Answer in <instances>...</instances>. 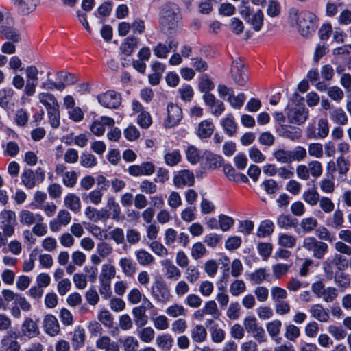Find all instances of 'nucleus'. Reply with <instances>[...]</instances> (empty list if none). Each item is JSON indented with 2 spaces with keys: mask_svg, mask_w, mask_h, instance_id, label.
<instances>
[{
  "mask_svg": "<svg viewBox=\"0 0 351 351\" xmlns=\"http://www.w3.org/2000/svg\"><path fill=\"white\" fill-rule=\"evenodd\" d=\"M289 21L293 26L297 27L302 36L308 37L315 31L317 19L311 12L299 11L292 8L289 11Z\"/></svg>",
  "mask_w": 351,
  "mask_h": 351,
  "instance_id": "obj_1",
  "label": "nucleus"
},
{
  "mask_svg": "<svg viewBox=\"0 0 351 351\" xmlns=\"http://www.w3.org/2000/svg\"><path fill=\"white\" fill-rule=\"evenodd\" d=\"M179 9L176 5H165L161 12L160 24L165 32L177 30L180 25Z\"/></svg>",
  "mask_w": 351,
  "mask_h": 351,
  "instance_id": "obj_2",
  "label": "nucleus"
},
{
  "mask_svg": "<svg viewBox=\"0 0 351 351\" xmlns=\"http://www.w3.org/2000/svg\"><path fill=\"white\" fill-rule=\"evenodd\" d=\"M45 178V172L40 167L37 168L35 171L31 169H25L21 175V182L28 189H32L36 184L43 182Z\"/></svg>",
  "mask_w": 351,
  "mask_h": 351,
  "instance_id": "obj_3",
  "label": "nucleus"
},
{
  "mask_svg": "<svg viewBox=\"0 0 351 351\" xmlns=\"http://www.w3.org/2000/svg\"><path fill=\"white\" fill-rule=\"evenodd\" d=\"M289 122L292 124L301 125L308 117V110L303 106H297L285 109Z\"/></svg>",
  "mask_w": 351,
  "mask_h": 351,
  "instance_id": "obj_4",
  "label": "nucleus"
},
{
  "mask_svg": "<svg viewBox=\"0 0 351 351\" xmlns=\"http://www.w3.org/2000/svg\"><path fill=\"white\" fill-rule=\"evenodd\" d=\"M230 72L232 77L237 84L244 86L246 84L248 77L244 64L240 59H237L232 62Z\"/></svg>",
  "mask_w": 351,
  "mask_h": 351,
  "instance_id": "obj_5",
  "label": "nucleus"
},
{
  "mask_svg": "<svg viewBox=\"0 0 351 351\" xmlns=\"http://www.w3.org/2000/svg\"><path fill=\"white\" fill-rule=\"evenodd\" d=\"M99 103L105 108H117L121 103V96L114 90H108L97 96Z\"/></svg>",
  "mask_w": 351,
  "mask_h": 351,
  "instance_id": "obj_6",
  "label": "nucleus"
},
{
  "mask_svg": "<svg viewBox=\"0 0 351 351\" xmlns=\"http://www.w3.org/2000/svg\"><path fill=\"white\" fill-rule=\"evenodd\" d=\"M167 118L164 121L165 128H172L178 124L182 119V110L180 106L172 103L167 105Z\"/></svg>",
  "mask_w": 351,
  "mask_h": 351,
  "instance_id": "obj_7",
  "label": "nucleus"
},
{
  "mask_svg": "<svg viewBox=\"0 0 351 351\" xmlns=\"http://www.w3.org/2000/svg\"><path fill=\"white\" fill-rule=\"evenodd\" d=\"M71 221V215L69 212L65 209L60 210L56 218L49 223L50 230L53 232H58L60 231L62 226H66Z\"/></svg>",
  "mask_w": 351,
  "mask_h": 351,
  "instance_id": "obj_8",
  "label": "nucleus"
},
{
  "mask_svg": "<svg viewBox=\"0 0 351 351\" xmlns=\"http://www.w3.org/2000/svg\"><path fill=\"white\" fill-rule=\"evenodd\" d=\"M173 183L177 188L192 186L195 183V177L192 171L187 169L180 171L173 178Z\"/></svg>",
  "mask_w": 351,
  "mask_h": 351,
  "instance_id": "obj_9",
  "label": "nucleus"
},
{
  "mask_svg": "<svg viewBox=\"0 0 351 351\" xmlns=\"http://www.w3.org/2000/svg\"><path fill=\"white\" fill-rule=\"evenodd\" d=\"M115 122L112 118L102 116L100 119L94 121L90 125V130L95 136H100L105 132V126L113 127Z\"/></svg>",
  "mask_w": 351,
  "mask_h": 351,
  "instance_id": "obj_10",
  "label": "nucleus"
},
{
  "mask_svg": "<svg viewBox=\"0 0 351 351\" xmlns=\"http://www.w3.org/2000/svg\"><path fill=\"white\" fill-rule=\"evenodd\" d=\"M14 90L10 87L0 89V106L8 110L14 108L16 102Z\"/></svg>",
  "mask_w": 351,
  "mask_h": 351,
  "instance_id": "obj_11",
  "label": "nucleus"
},
{
  "mask_svg": "<svg viewBox=\"0 0 351 351\" xmlns=\"http://www.w3.org/2000/svg\"><path fill=\"white\" fill-rule=\"evenodd\" d=\"M151 293L159 302H165L169 298V291L167 285L161 280H156L153 282Z\"/></svg>",
  "mask_w": 351,
  "mask_h": 351,
  "instance_id": "obj_12",
  "label": "nucleus"
},
{
  "mask_svg": "<svg viewBox=\"0 0 351 351\" xmlns=\"http://www.w3.org/2000/svg\"><path fill=\"white\" fill-rule=\"evenodd\" d=\"M21 330L22 335L29 339L36 337L40 334L37 323L29 317L25 319L22 323Z\"/></svg>",
  "mask_w": 351,
  "mask_h": 351,
  "instance_id": "obj_13",
  "label": "nucleus"
},
{
  "mask_svg": "<svg viewBox=\"0 0 351 351\" xmlns=\"http://www.w3.org/2000/svg\"><path fill=\"white\" fill-rule=\"evenodd\" d=\"M20 223L26 226H31L36 222H43V217L40 214L34 213L28 210H22L19 214Z\"/></svg>",
  "mask_w": 351,
  "mask_h": 351,
  "instance_id": "obj_14",
  "label": "nucleus"
},
{
  "mask_svg": "<svg viewBox=\"0 0 351 351\" xmlns=\"http://www.w3.org/2000/svg\"><path fill=\"white\" fill-rule=\"evenodd\" d=\"M161 265L164 267V275L167 279L176 281L180 278V270L171 261L163 260Z\"/></svg>",
  "mask_w": 351,
  "mask_h": 351,
  "instance_id": "obj_15",
  "label": "nucleus"
},
{
  "mask_svg": "<svg viewBox=\"0 0 351 351\" xmlns=\"http://www.w3.org/2000/svg\"><path fill=\"white\" fill-rule=\"evenodd\" d=\"M43 328L45 332L51 336L56 335L60 331V326L56 317L50 314L45 316Z\"/></svg>",
  "mask_w": 351,
  "mask_h": 351,
  "instance_id": "obj_16",
  "label": "nucleus"
},
{
  "mask_svg": "<svg viewBox=\"0 0 351 351\" xmlns=\"http://www.w3.org/2000/svg\"><path fill=\"white\" fill-rule=\"evenodd\" d=\"M38 97L39 101L45 106L47 112L60 108L58 100L53 94L43 92L39 93Z\"/></svg>",
  "mask_w": 351,
  "mask_h": 351,
  "instance_id": "obj_17",
  "label": "nucleus"
},
{
  "mask_svg": "<svg viewBox=\"0 0 351 351\" xmlns=\"http://www.w3.org/2000/svg\"><path fill=\"white\" fill-rule=\"evenodd\" d=\"M106 209L108 210L111 219L116 221H119L123 219L121 217V210L119 204L116 202L114 197H109L106 201Z\"/></svg>",
  "mask_w": 351,
  "mask_h": 351,
  "instance_id": "obj_18",
  "label": "nucleus"
},
{
  "mask_svg": "<svg viewBox=\"0 0 351 351\" xmlns=\"http://www.w3.org/2000/svg\"><path fill=\"white\" fill-rule=\"evenodd\" d=\"M0 38L13 43H19L21 39L18 29L8 26H0Z\"/></svg>",
  "mask_w": 351,
  "mask_h": 351,
  "instance_id": "obj_19",
  "label": "nucleus"
},
{
  "mask_svg": "<svg viewBox=\"0 0 351 351\" xmlns=\"http://www.w3.org/2000/svg\"><path fill=\"white\" fill-rule=\"evenodd\" d=\"M309 312L314 319L321 322H326L330 318L328 311L319 304L312 305L309 309Z\"/></svg>",
  "mask_w": 351,
  "mask_h": 351,
  "instance_id": "obj_20",
  "label": "nucleus"
},
{
  "mask_svg": "<svg viewBox=\"0 0 351 351\" xmlns=\"http://www.w3.org/2000/svg\"><path fill=\"white\" fill-rule=\"evenodd\" d=\"M104 191V190L101 189H95L88 193H83L82 195V198L86 203H91L95 205H99L102 202Z\"/></svg>",
  "mask_w": 351,
  "mask_h": 351,
  "instance_id": "obj_21",
  "label": "nucleus"
},
{
  "mask_svg": "<svg viewBox=\"0 0 351 351\" xmlns=\"http://www.w3.org/2000/svg\"><path fill=\"white\" fill-rule=\"evenodd\" d=\"M122 272L128 277H132L136 271V264L128 257H122L119 261Z\"/></svg>",
  "mask_w": 351,
  "mask_h": 351,
  "instance_id": "obj_22",
  "label": "nucleus"
},
{
  "mask_svg": "<svg viewBox=\"0 0 351 351\" xmlns=\"http://www.w3.org/2000/svg\"><path fill=\"white\" fill-rule=\"evenodd\" d=\"M132 315L135 324L138 327H143L147 323L148 317L146 315V311L141 306H136L132 309Z\"/></svg>",
  "mask_w": 351,
  "mask_h": 351,
  "instance_id": "obj_23",
  "label": "nucleus"
},
{
  "mask_svg": "<svg viewBox=\"0 0 351 351\" xmlns=\"http://www.w3.org/2000/svg\"><path fill=\"white\" fill-rule=\"evenodd\" d=\"M64 206L74 213H78L81 208L80 199L74 193L68 194L64 199Z\"/></svg>",
  "mask_w": 351,
  "mask_h": 351,
  "instance_id": "obj_24",
  "label": "nucleus"
},
{
  "mask_svg": "<svg viewBox=\"0 0 351 351\" xmlns=\"http://www.w3.org/2000/svg\"><path fill=\"white\" fill-rule=\"evenodd\" d=\"M191 337L194 342L202 343L206 339L207 331L204 326L197 324L191 329Z\"/></svg>",
  "mask_w": 351,
  "mask_h": 351,
  "instance_id": "obj_25",
  "label": "nucleus"
},
{
  "mask_svg": "<svg viewBox=\"0 0 351 351\" xmlns=\"http://www.w3.org/2000/svg\"><path fill=\"white\" fill-rule=\"evenodd\" d=\"M173 342V339L169 334L160 335L156 339V345L164 351H169Z\"/></svg>",
  "mask_w": 351,
  "mask_h": 351,
  "instance_id": "obj_26",
  "label": "nucleus"
},
{
  "mask_svg": "<svg viewBox=\"0 0 351 351\" xmlns=\"http://www.w3.org/2000/svg\"><path fill=\"white\" fill-rule=\"evenodd\" d=\"M137 45L138 38L134 36H129L126 38L124 42L121 44L120 49L123 54L130 56L133 53L134 49L137 47Z\"/></svg>",
  "mask_w": 351,
  "mask_h": 351,
  "instance_id": "obj_27",
  "label": "nucleus"
},
{
  "mask_svg": "<svg viewBox=\"0 0 351 351\" xmlns=\"http://www.w3.org/2000/svg\"><path fill=\"white\" fill-rule=\"evenodd\" d=\"M206 165L210 169H217L223 164V158L210 152L205 153Z\"/></svg>",
  "mask_w": 351,
  "mask_h": 351,
  "instance_id": "obj_28",
  "label": "nucleus"
},
{
  "mask_svg": "<svg viewBox=\"0 0 351 351\" xmlns=\"http://www.w3.org/2000/svg\"><path fill=\"white\" fill-rule=\"evenodd\" d=\"M134 254L138 264L142 266H148L154 262V256L145 250H136Z\"/></svg>",
  "mask_w": 351,
  "mask_h": 351,
  "instance_id": "obj_29",
  "label": "nucleus"
},
{
  "mask_svg": "<svg viewBox=\"0 0 351 351\" xmlns=\"http://www.w3.org/2000/svg\"><path fill=\"white\" fill-rule=\"evenodd\" d=\"M115 274L116 269L114 265L104 264L102 265L101 271L99 276V280L111 282Z\"/></svg>",
  "mask_w": 351,
  "mask_h": 351,
  "instance_id": "obj_30",
  "label": "nucleus"
},
{
  "mask_svg": "<svg viewBox=\"0 0 351 351\" xmlns=\"http://www.w3.org/2000/svg\"><path fill=\"white\" fill-rule=\"evenodd\" d=\"M330 117L331 120L338 125H346L348 121L346 112L341 108H336L331 111L330 112Z\"/></svg>",
  "mask_w": 351,
  "mask_h": 351,
  "instance_id": "obj_31",
  "label": "nucleus"
},
{
  "mask_svg": "<svg viewBox=\"0 0 351 351\" xmlns=\"http://www.w3.org/2000/svg\"><path fill=\"white\" fill-rule=\"evenodd\" d=\"M214 128L212 122L207 120L203 121L199 124L197 135L200 138H208L213 134Z\"/></svg>",
  "mask_w": 351,
  "mask_h": 351,
  "instance_id": "obj_32",
  "label": "nucleus"
},
{
  "mask_svg": "<svg viewBox=\"0 0 351 351\" xmlns=\"http://www.w3.org/2000/svg\"><path fill=\"white\" fill-rule=\"evenodd\" d=\"M263 12L259 10L256 12L252 13L247 19V22L252 25L255 31H259L263 24Z\"/></svg>",
  "mask_w": 351,
  "mask_h": 351,
  "instance_id": "obj_33",
  "label": "nucleus"
},
{
  "mask_svg": "<svg viewBox=\"0 0 351 351\" xmlns=\"http://www.w3.org/2000/svg\"><path fill=\"white\" fill-rule=\"evenodd\" d=\"M297 219H293L289 215H280L277 219V225L282 229L287 230L292 227H295Z\"/></svg>",
  "mask_w": 351,
  "mask_h": 351,
  "instance_id": "obj_34",
  "label": "nucleus"
},
{
  "mask_svg": "<svg viewBox=\"0 0 351 351\" xmlns=\"http://www.w3.org/2000/svg\"><path fill=\"white\" fill-rule=\"evenodd\" d=\"M304 201L311 206L317 205L319 200V194L315 188L309 189L303 193Z\"/></svg>",
  "mask_w": 351,
  "mask_h": 351,
  "instance_id": "obj_35",
  "label": "nucleus"
},
{
  "mask_svg": "<svg viewBox=\"0 0 351 351\" xmlns=\"http://www.w3.org/2000/svg\"><path fill=\"white\" fill-rule=\"evenodd\" d=\"M221 124L228 136H232L236 133L237 125L232 114H229L227 117L221 119Z\"/></svg>",
  "mask_w": 351,
  "mask_h": 351,
  "instance_id": "obj_36",
  "label": "nucleus"
},
{
  "mask_svg": "<svg viewBox=\"0 0 351 351\" xmlns=\"http://www.w3.org/2000/svg\"><path fill=\"white\" fill-rule=\"evenodd\" d=\"M274 229V224L270 220L263 221L257 230V236L258 237H265L270 235Z\"/></svg>",
  "mask_w": 351,
  "mask_h": 351,
  "instance_id": "obj_37",
  "label": "nucleus"
},
{
  "mask_svg": "<svg viewBox=\"0 0 351 351\" xmlns=\"http://www.w3.org/2000/svg\"><path fill=\"white\" fill-rule=\"evenodd\" d=\"M165 161L168 166H175L181 161V154L180 150L175 149L172 152H166L165 154Z\"/></svg>",
  "mask_w": 351,
  "mask_h": 351,
  "instance_id": "obj_38",
  "label": "nucleus"
},
{
  "mask_svg": "<svg viewBox=\"0 0 351 351\" xmlns=\"http://www.w3.org/2000/svg\"><path fill=\"white\" fill-rule=\"evenodd\" d=\"M119 342L122 346L124 351H136L138 347V341L132 336H128L124 339H120Z\"/></svg>",
  "mask_w": 351,
  "mask_h": 351,
  "instance_id": "obj_39",
  "label": "nucleus"
},
{
  "mask_svg": "<svg viewBox=\"0 0 351 351\" xmlns=\"http://www.w3.org/2000/svg\"><path fill=\"white\" fill-rule=\"evenodd\" d=\"M1 343L4 348V351H21V344L16 339H10L8 337H4L1 340Z\"/></svg>",
  "mask_w": 351,
  "mask_h": 351,
  "instance_id": "obj_40",
  "label": "nucleus"
},
{
  "mask_svg": "<svg viewBox=\"0 0 351 351\" xmlns=\"http://www.w3.org/2000/svg\"><path fill=\"white\" fill-rule=\"evenodd\" d=\"M273 156L280 163H291L292 162L291 150L279 149L273 153Z\"/></svg>",
  "mask_w": 351,
  "mask_h": 351,
  "instance_id": "obj_41",
  "label": "nucleus"
},
{
  "mask_svg": "<svg viewBox=\"0 0 351 351\" xmlns=\"http://www.w3.org/2000/svg\"><path fill=\"white\" fill-rule=\"evenodd\" d=\"M281 327L282 322L278 319L273 320L266 324L267 331L271 339H274L280 334Z\"/></svg>",
  "mask_w": 351,
  "mask_h": 351,
  "instance_id": "obj_42",
  "label": "nucleus"
},
{
  "mask_svg": "<svg viewBox=\"0 0 351 351\" xmlns=\"http://www.w3.org/2000/svg\"><path fill=\"white\" fill-rule=\"evenodd\" d=\"M84 330L81 328H75L72 337V343L75 349L82 347L84 343Z\"/></svg>",
  "mask_w": 351,
  "mask_h": 351,
  "instance_id": "obj_43",
  "label": "nucleus"
},
{
  "mask_svg": "<svg viewBox=\"0 0 351 351\" xmlns=\"http://www.w3.org/2000/svg\"><path fill=\"white\" fill-rule=\"evenodd\" d=\"M186 311L185 308L182 305L178 304H174L169 306L165 311L167 315L174 318L179 316H185Z\"/></svg>",
  "mask_w": 351,
  "mask_h": 351,
  "instance_id": "obj_44",
  "label": "nucleus"
},
{
  "mask_svg": "<svg viewBox=\"0 0 351 351\" xmlns=\"http://www.w3.org/2000/svg\"><path fill=\"white\" fill-rule=\"evenodd\" d=\"M278 243L282 247L293 248L295 245L296 238L287 234H280Z\"/></svg>",
  "mask_w": 351,
  "mask_h": 351,
  "instance_id": "obj_45",
  "label": "nucleus"
},
{
  "mask_svg": "<svg viewBox=\"0 0 351 351\" xmlns=\"http://www.w3.org/2000/svg\"><path fill=\"white\" fill-rule=\"evenodd\" d=\"M283 130V136L285 138L295 141L301 137L302 131L298 128L286 125Z\"/></svg>",
  "mask_w": 351,
  "mask_h": 351,
  "instance_id": "obj_46",
  "label": "nucleus"
},
{
  "mask_svg": "<svg viewBox=\"0 0 351 351\" xmlns=\"http://www.w3.org/2000/svg\"><path fill=\"white\" fill-rule=\"evenodd\" d=\"M203 308L206 315H210L214 319H217L220 316V312L217 308L216 302L214 300L206 302Z\"/></svg>",
  "mask_w": 351,
  "mask_h": 351,
  "instance_id": "obj_47",
  "label": "nucleus"
},
{
  "mask_svg": "<svg viewBox=\"0 0 351 351\" xmlns=\"http://www.w3.org/2000/svg\"><path fill=\"white\" fill-rule=\"evenodd\" d=\"M317 219L313 217H306L301 220L300 227L305 232H310L317 226Z\"/></svg>",
  "mask_w": 351,
  "mask_h": 351,
  "instance_id": "obj_48",
  "label": "nucleus"
},
{
  "mask_svg": "<svg viewBox=\"0 0 351 351\" xmlns=\"http://www.w3.org/2000/svg\"><path fill=\"white\" fill-rule=\"evenodd\" d=\"M77 178V173L75 171H66L62 176V182L66 186L73 188L76 184Z\"/></svg>",
  "mask_w": 351,
  "mask_h": 351,
  "instance_id": "obj_49",
  "label": "nucleus"
},
{
  "mask_svg": "<svg viewBox=\"0 0 351 351\" xmlns=\"http://www.w3.org/2000/svg\"><path fill=\"white\" fill-rule=\"evenodd\" d=\"M186 156L187 160L191 164H197L200 160L199 152L194 145H190L187 147Z\"/></svg>",
  "mask_w": 351,
  "mask_h": 351,
  "instance_id": "obj_50",
  "label": "nucleus"
},
{
  "mask_svg": "<svg viewBox=\"0 0 351 351\" xmlns=\"http://www.w3.org/2000/svg\"><path fill=\"white\" fill-rule=\"evenodd\" d=\"M138 335L142 341L145 343H150L154 338L155 332L152 328L145 327L138 330Z\"/></svg>",
  "mask_w": 351,
  "mask_h": 351,
  "instance_id": "obj_51",
  "label": "nucleus"
},
{
  "mask_svg": "<svg viewBox=\"0 0 351 351\" xmlns=\"http://www.w3.org/2000/svg\"><path fill=\"white\" fill-rule=\"evenodd\" d=\"M97 164V158L91 154L82 153L80 156V165L86 168H91Z\"/></svg>",
  "mask_w": 351,
  "mask_h": 351,
  "instance_id": "obj_52",
  "label": "nucleus"
},
{
  "mask_svg": "<svg viewBox=\"0 0 351 351\" xmlns=\"http://www.w3.org/2000/svg\"><path fill=\"white\" fill-rule=\"evenodd\" d=\"M215 86L207 75H203L199 79V89L202 93H209Z\"/></svg>",
  "mask_w": 351,
  "mask_h": 351,
  "instance_id": "obj_53",
  "label": "nucleus"
},
{
  "mask_svg": "<svg viewBox=\"0 0 351 351\" xmlns=\"http://www.w3.org/2000/svg\"><path fill=\"white\" fill-rule=\"evenodd\" d=\"M59 108H56L47 112L50 125L53 128H58L60 124V114Z\"/></svg>",
  "mask_w": 351,
  "mask_h": 351,
  "instance_id": "obj_54",
  "label": "nucleus"
},
{
  "mask_svg": "<svg viewBox=\"0 0 351 351\" xmlns=\"http://www.w3.org/2000/svg\"><path fill=\"white\" fill-rule=\"evenodd\" d=\"M246 289L245 282L242 280H236L230 286V292L234 296H238Z\"/></svg>",
  "mask_w": 351,
  "mask_h": 351,
  "instance_id": "obj_55",
  "label": "nucleus"
},
{
  "mask_svg": "<svg viewBox=\"0 0 351 351\" xmlns=\"http://www.w3.org/2000/svg\"><path fill=\"white\" fill-rule=\"evenodd\" d=\"M210 335L212 341L215 343H221L225 339V331L219 328L218 325H214L210 329Z\"/></svg>",
  "mask_w": 351,
  "mask_h": 351,
  "instance_id": "obj_56",
  "label": "nucleus"
},
{
  "mask_svg": "<svg viewBox=\"0 0 351 351\" xmlns=\"http://www.w3.org/2000/svg\"><path fill=\"white\" fill-rule=\"evenodd\" d=\"M300 335V328L293 325L289 324L285 328V337L289 341H295Z\"/></svg>",
  "mask_w": 351,
  "mask_h": 351,
  "instance_id": "obj_57",
  "label": "nucleus"
},
{
  "mask_svg": "<svg viewBox=\"0 0 351 351\" xmlns=\"http://www.w3.org/2000/svg\"><path fill=\"white\" fill-rule=\"evenodd\" d=\"M329 134V125L327 119L322 118L317 123V135L319 138H325Z\"/></svg>",
  "mask_w": 351,
  "mask_h": 351,
  "instance_id": "obj_58",
  "label": "nucleus"
},
{
  "mask_svg": "<svg viewBox=\"0 0 351 351\" xmlns=\"http://www.w3.org/2000/svg\"><path fill=\"white\" fill-rule=\"evenodd\" d=\"M206 249L201 242H197L192 246L191 255L195 260H198L205 255Z\"/></svg>",
  "mask_w": 351,
  "mask_h": 351,
  "instance_id": "obj_59",
  "label": "nucleus"
},
{
  "mask_svg": "<svg viewBox=\"0 0 351 351\" xmlns=\"http://www.w3.org/2000/svg\"><path fill=\"white\" fill-rule=\"evenodd\" d=\"M309 173L315 178H317L322 174V165L320 162L317 160L311 161L308 164Z\"/></svg>",
  "mask_w": 351,
  "mask_h": 351,
  "instance_id": "obj_60",
  "label": "nucleus"
},
{
  "mask_svg": "<svg viewBox=\"0 0 351 351\" xmlns=\"http://www.w3.org/2000/svg\"><path fill=\"white\" fill-rule=\"evenodd\" d=\"M323 145L319 143H311L308 147V153L311 156L320 158L323 156Z\"/></svg>",
  "mask_w": 351,
  "mask_h": 351,
  "instance_id": "obj_61",
  "label": "nucleus"
},
{
  "mask_svg": "<svg viewBox=\"0 0 351 351\" xmlns=\"http://www.w3.org/2000/svg\"><path fill=\"white\" fill-rule=\"evenodd\" d=\"M186 279L191 283L195 282L200 276V272L196 266L191 265L185 271Z\"/></svg>",
  "mask_w": 351,
  "mask_h": 351,
  "instance_id": "obj_62",
  "label": "nucleus"
},
{
  "mask_svg": "<svg viewBox=\"0 0 351 351\" xmlns=\"http://www.w3.org/2000/svg\"><path fill=\"white\" fill-rule=\"evenodd\" d=\"M336 285L342 288L346 289L350 285V279L349 276L344 273H337L333 276Z\"/></svg>",
  "mask_w": 351,
  "mask_h": 351,
  "instance_id": "obj_63",
  "label": "nucleus"
},
{
  "mask_svg": "<svg viewBox=\"0 0 351 351\" xmlns=\"http://www.w3.org/2000/svg\"><path fill=\"white\" fill-rule=\"evenodd\" d=\"M20 151L19 146L17 143L14 141H9L7 143L5 149H3V154L12 158L15 157Z\"/></svg>",
  "mask_w": 351,
  "mask_h": 351,
  "instance_id": "obj_64",
  "label": "nucleus"
}]
</instances>
